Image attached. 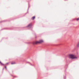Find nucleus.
Returning <instances> with one entry per match:
<instances>
[{
    "label": "nucleus",
    "instance_id": "obj_8",
    "mask_svg": "<svg viewBox=\"0 0 79 79\" xmlns=\"http://www.w3.org/2000/svg\"><path fill=\"white\" fill-rule=\"evenodd\" d=\"M77 21H78V20H79V18H77Z\"/></svg>",
    "mask_w": 79,
    "mask_h": 79
},
{
    "label": "nucleus",
    "instance_id": "obj_5",
    "mask_svg": "<svg viewBox=\"0 0 79 79\" xmlns=\"http://www.w3.org/2000/svg\"><path fill=\"white\" fill-rule=\"evenodd\" d=\"M35 19V16L33 17L32 18V19L33 20H34Z\"/></svg>",
    "mask_w": 79,
    "mask_h": 79
},
{
    "label": "nucleus",
    "instance_id": "obj_1",
    "mask_svg": "<svg viewBox=\"0 0 79 79\" xmlns=\"http://www.w3.org/2000/svg\"><path fill=\"white\" fill-rule=\"evenodd\" d=\"M69 57L71 59H77V57L76 56V55L73 54H70L69 55Z\"/></svg>",
    "mask_w": 79,
    "mask_h": 79
},
{
    "label": "nucleus",
    "instance_id": "obj_9",
    "mask_svg": "<svg viewBox=\"0 0 79 79\" xmlns=\"http://www.w3.org/2000/svg\"><path fill=\"white\" fill-rule=\"evenodd\" d=\"M5 68H6V67H5Z\"/></svg>",
    "mask_w": 79,
    "mask_h": 79
},
{
    "label": "nucleus",
    "instance_id": "obj_7",
    "mask_svg": "<svg viewBox=\"0 0 79 79\" xmlns=\"http://www.w3.org/2000/svg\"><path fill=\"white\" fill-rule=\"evenodd\" d=\"M0 64H1V65H3V64H2V62H1L0 61Z\"/></svg>",
    "mask_w": 79,
    "mask_h": 79
},
{
    "label": "nucleus",
    "instance_id": "obj_6",
    "mask_svg": "<svg viewBox=\"0 0 79 79\" xmlns=\"http://www.w3.org/2000/svg\"><path fill=\"white\" fill-rule=\"evenodd\" d=\"M11 64H15V62H12L11 63Z\"/></svg>",
    "mask_w": 79,
    "mask_h": 79
},
{
    "label": "nucleus",
    "instance_id": "obj_2",
    "mask_svg": "<svg viewBox=\"0 0 79 79\" xmlns=\"http://www.w3.org/2000/svg\"><path fill=\"white\" fill-rule=\"evenodd\" d=\"M44 42V41L43 40H40L39 41H35V43H33V44H41V43H43Z\"/></svg>",
    "mask_w": 79,
    "mask_h": 79
},
{
    "label": "nucleus",
    "instance_id": "obj_3",
    "mask_svg": "<svg viewBox=\"0 0 79 79\" xmlns=\"http://www.w3.org/2000/svg\"><path fill=\"white\" fill-rule=\"evenodd\" d=\"M32 26V23H30L29 24L28 26H27V27H31Z\"/></svg>",
    "mask_w": 79,
    "mask_h": 79
},
{
    "label": "nucleus",
    "instance_id": "obj_4",
    "mask_svg": "<svg viewBox=\"0 0 79 79\" xmlns=\"http://www.w3.org/2000/svg\"><path fill=\"white\" fill-rule=\"evenodd\" d=\"M77 47H79V42L78 43L77 45Z\"/></svg>",
    "mask_w": 79,
    "mask_h": 79
}]
</instances>
